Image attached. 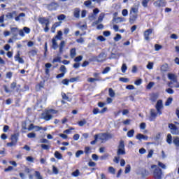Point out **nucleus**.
<instances>
[{"mask_svg":"<svg viewBox=\"0 0 179 179\" xmlns=\"http://www.w3.org/2000/svg\"><path fill=\"white\" fill-rule=\"evenodd\" d=\"M84 153H85V155H89V153H92V149L90 148V147H85Z\"/></svg>","mask_w":179,"mask_h":179,"instance_id":"nucleus-40","label":"nucleus"},{"mask_svg":"<svg viewBox=\"0 0 179 179\" xmlns=\"http://www.w3.org/2000/svg\"><path fill=\"white\" fill-rule=\"evenodd\" d=\"M110 69H111V68H110V67H106L104 69H103V71H102V74L103 75H106V73H108V72H110Z\"/></svg>","mask_w":179,"mask_h":179,"instance_id":"nucleus-45","label":"nucleus"},{"mask_svg":"<svg viewBox=\"0 0 179 179\" xmlns=\"http://www.w3.org/2000/svg\"><path fill=\"white\" fill-rule=\"evenodd\" d=\"M83 153H85V152L83 150H78L76 152V157H80V155H83Z\"/></svg>","mask_w":179,"mask_h":179,"instance_id":"nucleus-44","label":"nucleus"},{"mask_svg":"<svg viewBox=\"0 0 179 179\" xmlns=\"http://www.w3.org/2000/svg\"><path fill=\"white\" fill-rule=\"evenodd\" d=\"M55 157H56V159H58V160H61V159H62V154H60L58 151H55Z\"/></svg>","mask_w":179,"mask_h":179,"instance_id":"nucleus-29","label":"nucleus"},{"mask_svg":"<svg viewBox=\"0 0 179 179\" xmlns=\"http://www.w3.org/2000/svg\"><path fill=\"white\" fill-rule=\"evenodd\" d=\"M51 114H58V110L55 109H46L41 113V117L45 121H50L52 119V115Z\"/></svg>","mask_w":179,"mask_h":179,"instance_id":"nucleus-2","label":"nucleus"},{"mask_svg":"<svg viewBox=\"0 0 179 179\" xmlns=\"http://www.w3.org/2000/svg\"><path fill=\"white\" fill-rule=\"evenodd\" d=\"M60 72L62 73H66V67L64 65H62L59 69Z\"/></svg>","mask_w":179,"mask_h":179,"instance_id":"nucleus-41","label":"nucleus"},{"mask_svg":"<svg viewBox=\"0 0 179 179\" xmlns=\"http://www.w3.org/2000/svg\"><path fill=\"white\" fill-rule=\"evenodd\" d=\"M108 92L110 97H115V92L113 88H109Z\"/></svg>","mask_w":179,"mask_h":179,"instance_id":"nucleus-31","label":"nucleus"},{"mask_svg":"<svg viewBox=\"0 0 179 179\" xmlns=\"http://www.w3.org/2000/svg\"><path fill=\"white\" fill-rule=\"evenodd\" d=\"M62 97L63 100H66L67 101H71V100H69V96H68L66 95V94L65 93H62Z\"/></svg>","mask_w":179,"mask_h":179,"instance_id":"nucleus-38","label":"nucleus"},{"mask_svg":"<svg viewBox=\"0 0 179 179\" xmlns=\"http://www.w3.org/2000/svg\"><path fill=\"white\" fill-rule=\"evenodd\" d=\"M163 108H164L163 100L159 99L155 104V109L151 108L150 110L149 120L151 122L155 121L156 118H157V115H162V114H163Z\"/></svg>","mask_w":179,"mask_h":179,"instance_id":"nucleus-1","label":"nucleus"},{"mask_svg":"<svg viewBox=\"0 0 179 179\" xmlns=\"http://www.w3.org/2000/svg\"><path fill=\"white\" fill-rule=\"evenodd\" d=\"M38 22L40 23V24H42V26L48 25L50 24V19L45 17H41L38 18Z\"/></svg>","mask_w":179,"mask_h":179,"instance_id":"nucleus-12","label":"nucleus"},{"mask_svg":"<svg viewBox=\"0 0 179 179\" xmlns=\"http://www.w3.org/2000/svg\"><path fill=\"white\" fill-rule=\"evenodd\" d=\"M157 99H159V94L156 93H152L150 95V100L152 103H156V101H157Z\"/></svg>","mask_w":179,"mask_h":179,"instance_id":"nucleus-17","label":"nucleus"},{"mask_svg":"<svg viewBox=\"0 0 179 179\" xmlns=\"http://www.w3.org/2000/svg\"><path fill=\"white\" fill-rule=\"evenodd\" d=\"M155 86V83L154 82H150L148 85L146 86L147 90H150L152 87Z\"/></svg>","mask_w":179,"mask_h":179,"instance_id":"nucleus-33","label":"nucleus"},{"mask_svg":"<svg viewBox=\"0 0 179 179\" xmlns=\"http://www.w3.org/2000/svg\"><path fill=\"white\" fill-rule=\"evenodd\" d=\"M82 59H83V56L80 55V56L76 57L74 59V62H80V61H82Z\"/></svg>","mask_w":179,"mask_h":179,"instance_id":"nucleus-43","label":"nucleus"},{"mask_svg":"<svg viewBox=\"0 0 179 179\" xmlns=\"http://www.w3.org/2000/svg\"><path fill=\"white\" fill-rule=\"evenodd\" d=\"M35 177H36L37 179H43V176H41V173H40L38 171H35Z\"/></svg>","mask_w":179,"mask_h":179,"instance_id":"nucleus-35","label":"nucleus"},{"mask_svg":"<svg viewBox=\"0 0 179 179\" xmlns=\"http://www.w3.org/2000/svg\"><path fill=\"white\" fill-rule=\"evenodd\" d=\"M121 38H122L121 35L120 34H117L116 37L114 38V40L115 41H120V40H121Z\"/></svg>","mask_w":179,"mask_h":179,"instance_id":"nucleus-63","label":"nucleus"},{"mask_svg":"<svg viewBox=\"0 0 179 179\" xmlns=\"http://www.w3.org/2000/svg\"><path fill=\"white\" fill-rule=\"evenodd\" d=\"M152 32H153V29H148L146 31H144L145 40H146L147 41H149L150 36V34H152Z\"/></svg>","mask_w":179,"mask_h":179,"instance_id":"nucleus-16","label":"nucleus"},{"mask_svg":"<svg viewBox=\"0 0 179 179\" xmlns=\"http://www.w3.org/2000/svg\"><path fill=\"white\" fill-rule=\"evenodd\" d=\"M44 54H43V57L45 58L47 57V52H48V43L47 42L45 43L44 45Z\"/></svg>","mask_w":179,"mask_h":179,"instance_id":"nucleus-27","label":"nucleus"},{"mask_svg":"<svg viewBox=\"0 0 179 179\" xmlns=\"http://www.w3.org/2000/svg\"><path fill=\"white\" fill-rule=\"evenodd\" d=\"M122 124H124V125H130L131 119H127L126 120L122 122Z\"/></svg>","mask_w":179,"mask_h":179,"instance_id":"nucleus-62","label":"nucleus"},{"mask_svg":"<svg viewBox=\"0 0 179 179\" xmlns=\"http://www.w3.org/2000/svg\"><path fill=\"white\" fill-rule=\"evenodd\" d=\"M62 83L63 85H65L66 86H68V85H69V80L67 79V78L63 79V80H62Z\"/></svg>","mask_w":179,"mask_h":179,"instance_id":"nucleus-52","label":"nucleus"},{"mask_svg":"<svg viewBox=\"0 0 179 179\" xmlns=\"http://www.w3.org/2000/svg\"><path fill=\"white\" fill-rule=\"evenodd\" d=\"M55 62H61V57L54 58L52 60V64H55Z\"/></svg>","mask_w":179,"mask_h":179,"instance_id":"nucleus-57","label":"nucleus"},{"mask_svg":"<svg viewBox=\"0 0 179 179\" xmlns=\"http://www.w3.org/2000/svg\"><path fill=\"white\" fill-rule=\"evenodd\" d=\"M92 113L94 115H96V114H99V113H100V110L99 109V108H94L92 110Z\"/></svg>","mask_w":179,"mask_h":179,"instance_id":"nucleus-58","label":"nucleus"},{"mask_svg":"<svg viewBox=\"0 0 179 179\" xmlns=\"http://www.w3.org/2000/svg\"><path fill=\"white\" fill-rule=\"evenodd\" d=\"M53 38H55V40H61V38H62V31H58L57 34Z\"/></svg>","mask_w":179,"mask_h":179,"instance_id":"nucleus-26","label":"nucleus"},{"mask_svg":"<svg viewBox=\"0 0 179 179\" xmlns=\"http://www.w3.org/2000/svg\"><path fill=\"white\" fill-rule=\"evenodd\" d=\"M136 139H138L139 141H141L143 139V138H145V135H143L142 134H138L136 135Z\"/></svg>","mask_w":179,"mask_h":179,"instance_id":"nucleus-55","label":"nucleus"},{"mask_svg":"<svg viewBox=\"0 0 179 179\" xmlns=\"http://www.w3.org/2000/svg\"><path fill=\"white\" fill-rule=\"evenodd\" d=\"M106 53L101 52L98 56L94 57V59L97 62H104V61H106Z\"/></svg>","mask_w":179,"mask_h":179,"instance_id":"nucleus-13","label":"nucleus"},{"mask_svg":"<svg viewBox=\"0 0 179 179\" xmlns=\"http://www.w3.org/2000/svg\"><path fill=\"white\" fill-rule=\"evenodd\" d=\"M59 6L58 5L57 3L55 2H52L51 3L48 4L47 6V8L48 9V10H57V9H58V7Z\"/></svg>","mask_w":179,"mask_h":179,"instance_id":"nucleus-14","label":"nucleus"},{"mask_svg":"<svg viewBox=\"0 0 179 179\" xmlns=\"http://www.w3.org/2000/svg\"><path fill=\"white\" fill-rule=\"evenodd\" d=\"M141 176H142L143 178H145V177H148V176H149V171H148L146 169H143L141 171Z\"/></svg>","mask_w":179,"mask_h":179,"instance_id":"nucleus-24","label":"nucleus"},{"mask_svg":"<svg viewBox=\"0 0 179 179\" xmlns=\"http://www.w3.org/2000/svg\"><path fill=\"white\" fill-rule=\"evenodd\" d=\"M99 136L100 141H106L108 138V134L107 133H101L99 134H95L94 136V140L90 142V145H96V143H97V141L99 140Z\"/></svg>","mask_w":179,"mask_h":179,"instance_id":"nucleus-6","label":"nucleus"},{"mask_svg":"<svg viewBox=\"0 0 179 179\" xmlns=\"http://www.w3.org/2000/svg\"><path fill=\"white\" fill-rule=\"evenodd\" d=\"M64 47H65V41H62L59 43V54H62V52H64Z\"/></svg>","mask_w":179,"mask_h":179,"instance_id":"nucleus-19","label":"nucleus"},{"mask_svg":"<svg viewBox=\"0 0 179 179\" xmlns=\"http://www.w3.org/2000/svg\"><path fill=\"white\" fill-rule=\"evenodd\" d=\"M27 136L29 139H33V138H36V133H33V132L29 133Z\"/></svg>","mask_w":179,"mask_h":179,"instance_id":"nucleus-39","label":"nucleus"},{"mask_svg":"<svg viewBox=\"0 0 179 179\" xmlns=\"http://www.w3.org/2000/svg\"><path fill=\"white\" fill-rule=\"evenodd\" d=\"M121 69H122V73H125V72H127V69H128V68L127 67V64H123Z\"/></svg>","mask_w":179,"mask_h":179,"instance_id":"nucleus-47","label":"nucleus"},{"mask_svg":"<svg viewBox=\"0 0 179 179\" xmlns=\"http://www.w3.org/2000/svg\"><path fill=\"white\" fill-rule=\"evenodd\" d=\"M117 156H124V155H127V152H125V143H124L123 140H121L119 143V145L117 147Z\"/></svg>","mask_w":179,"mask_h":179,"instance_id":"nucleus-8","label":"nucleus"},{"mask_svg":"<svg viewBox=\"0 0 179 179\" xmlns=\"http://www.w3.org/2000/svg\"><path fill=\"white\" fill-rule=\"evenodd\" d=\"M22 86L20 85H17V83L16 82H13L11 84H10V89L12 90H15V92L17 93H20L22 92Z\"/></svg>","mask_w":179,"mask_h":179,"instance_id":"nucleus-11","label":"nucleus"},{"mask_svg":"<svg viewBox=\"0 0 179 179\" xmlns=\"http://www.w3.org/2000/svg\"><path fill=\"white\" fill-rule=\"evenodd\" d=\"M163 171L160 168H156L153 171V177L155 179H162Z\"/></svg>","mask_w":179,"mask_h":179,"instance_id":"nucleus-10","label":"nucleus"},{"mask_svg":"<svg viewBox=\"0 0 179 179\" xmlns=\"http://www.w3.org/2000/svg\"><path fill=\"white\" fill-rule=\"evenodd\" d=\"M169 128L172 135H179V129L176 124L173 123H169Z\"/></svg>","mask_w":179,"mask_h":179,"instance_id":"nucleus-9","label":"nucleus"},{"mask_svg":"<svg viewBox=\"0 0 179 179\" xmlns=\"http://www.w3.org/2000/svg\"><path fill=\"white\" fill-rule=\"evenodd\" d=\"M113 22H115V23H120V22H122V18L120 17H114Z\"/></svg>","mask_w":179,"mask_h":179,"instance_id":"nucleus-37","label":"nucleus"},{"mask_svg":"<svg viewBox=\"0 0 179 179\" xmlns=\"http://www.w3.org/2000/svg\"><path fill=\"white\" fill-rule=\"evenodd\" d=\"M134 83H135V85H136V86H139V85H142V79H138V80H136L135 82H134Z\"/></svg>","mask_w":179,"mask_h":179,"instance_id":"nucleus-61","label":"nucleus"},{"mask_svg":"<svg viewBox=\"0 0 179 179\" xmlns=\"http://www.w3.org/2000/svg\"><path fill=\"white\" fill-rule=\"evenodd\" d=\"M154 5H157L158 8H162L163 6H166V2L162 1H157L154 3Z\"/></svg>","mask_w":179,"mask_h":179,"instance_id":"nucleus-20","label":"nucleus"},{"mask_svg":"<svg viewBox=\"0 0 179 179\" xmlns=\"http://www.w3.org/2000/svg\"><path fill=\"white\" fill-rule=\"evenodd\" d=\"M173 102V99L171 97H169L167 99L166 101L165 102V106H169Z\"/></svg>","mask_w":179,"mask_h":179,"instance_id":"nucleus-42","label":"nucleus"},{"mask_svg":"<svg viewBox=\"0 0 179 179\" xmlns=\"http://www.w3.org/2000/svg\"><path fill=\"white\" fill-rule=\"evenodd\" d=\"M138 8L132 7L130 10L129 23L131 24L135 23L138 19Z\"/></svg>","mask_w":179,"mask_h":179,"instance_id":"nucleus-7","label":"nucleus"},{"mask_svg":"<svg viewBox=\"0 0 179 179\" xmlns=\"http://www.w3.org/2000/svg\"><path fill=\"white\" fill-rule=\"evenodd\" d=\"M27 162H29L30 163H34V158L31 156H29L26 157Z\"/></svg>","mask_w":179,"mask_h":179,"instance_id":"nucleus-48","label":"nucleus"},{"mask_svg":"<svg viewBox=\"0 0 179 179\" xmlns=\"http://www.w3.org/2000/svg\"><path fill=\"white\" fill-rule=\"evenodd\" d=\"M128 138H133L134 135H135V130L134 129H131L129 131L127 134Z\"/></svg>","mask_w":179,"mask_h":179,"instance_id":"nucleus-28","label":"nucleus"},{"mask_svg":"<svg viewBox=\"0 0 179 179\" xmlns=\"http://www.w3.org/2000/svg\"><path fill=\"white\" fill-rule=\"evenodd\" d=\"M155 51H159V50H162V45L159 44L155 45Z\"/></svg>","mask_w":179,"mask_h":179,"instance_id":"nucleus-64","label":"nucleus"},{"mask_svg":"<svg viewBox=\"0 0 179 179\" xmlns=\"http://www.w3.org/2000/svg\"><path fill=\"white\" fill-rule=\"evenodd\" d=\"M12 170H13V166H9L8 168H6L4 169V171H5V173H8L9 171H12Z\"/></svg>","mask_w":179,"mask_h":179,"instance_id":"nucleus-60","label":"nucleus"},{"mask_svg":"<svg viewBox=\"0 0 179 179\" xmlns=\"http://www.w3.org/2000/svg\"><path fill=\"white\" fill-rule=\"evenodd\" d=\"M76 43H78V44H83V43H85V39L80 37V38L76 39Z\"/></svg>","mask_w":179,"mask_h":179,"instance_id":"nucleus-54","label":"nucleus"},{"mask_svg":"<svg viewBox=\"0 0 179 179\" xmlns=\"http://www.w3.org/2000/svg\"><path fill=\"white\" fill-rule=\"evenodd\" d=\"M166 93H168L169 94H174V90L171 89V88H167L166 90Z\"/></svg>","mask_w":179,"mask_h":179,"instance_id":"nucleus-53","label":"nucleus"},{"mask_svg":"<svg viewBox=\"0 0 179 179\" xmlns=\"http://www.w3.org/2000/svg\"><path fill=\"white\" fill-rule=\"evenodd\" d=\"M22 30L24 31V33H26V34H30V28H29L27 27H24Z\"/></svg>","mask_w":179,"mask_h":179,"instance_id":"nucleus-50","label":"nucleus"},{"mask_svg":"<svg viewBox=\"0 0 179 179\" xmlns=\"http://www.w3.org/2000/svg\"><path fill=\"white\" fill-rule=\"evenodd\" d=\"M103 19H104V14H100V15L98 17V20L96 21V24L103 22Z\"/></svg>","mask_w":179,"mask_h":179,"instance_id":"nucleus-30","label":"nucleus"},{"mask_svg":"<svg viewBox=\"0 0 179 179\" xmlns=\"http://www.w3.org/2000/svg\"><path fill=\"white\" fill-rule=\"evenodd\" d=\"M66 15L62 14V15H58L57 19H58V20H64V19H66Z\"/></svg>","mask_w":179,"mask_h":179,"instance_id":"nucleus-51","label":"nucleus"},{"mask_svg":"<svg viewBox=\"0 0 179 179\" xmlns=\"http://www.w3.org/2000/svg\"><path fill=\"white\" fill-rule=\"evenodd\" d=\"M168 78L170 80L173 81L168 83L169 87H176V89H178L179 82L178 80H177V76L173 73H168Z\"/></svg>","mask_w":179,"mask_h":179,"instance_id":"nucleus-3","label":"nucleus"},{"mask_svg":"<svg viewBox=\"0 0 179 179\" xmlns=\"http://www.w3.org/2000/svg\"><path fill=\"white\" fill-rule=\"evenodd\" d=\"M166 142L169 143V145H171V143H173V136H171V134H167Z\"/></svg>","mask_w":179,"mask_h":179,"instance_id":"nucleus-23","label":"nucleus"},{"mask_svg":"<svg viewBox=\"0 0 179 179\" xmlns=\"http://www.w3.org/2000/svg\"><path fill=\"white\" fill-rule=\"evenodd\" d=\"M70 57H71V58H75V57H76V48H71L70 50Z\"/></svg>","mask_w":179,"mask_h":179,"instance_id":"nucleus-22","label":"nucleus"},{"mask_svg":"<svg viewBox=\"0 0 179 179\" xmlns=\"http://www.w3.org/2000/svg\"><path fill=\"white\" fill-rule=\"evenodd\" d=\"M51 48L53 50H57L58 48V43H57V39H55V38H52Z\"/></svg>","mask_w":179,"mask_h":179,"instance_id":"nucleus-18","label":"nucleus"},{"mask_svg":"<svg viewBox=\"0 0 179 179\" xmlns=\"http://www.w3.org/2000/svg\"><path fill=\"white\" fill-rule=\"evenodd\" d=\"M13 76V73H12L11 71H10V72H7L6 73V78H8V79H12V76Z\"/></svg>","mask_w":179,"mask_h":179,"instance_id":"nucleus-56","label":"nucleus"},{"mask_svg":"<svg viewBox=\"0 0 179 179\" xmlns=\"http://www.w3.org/2000/svg\"><path fill=\"white\" fill-rule=\"evenodd\" d=\"M20 136V134L19 133L12 134L10 137V141H11V142L7 143L6 146H8V148H13V146H16Z\"/></svg>","mask_w":179,"mask_h":179,"instance_id":"nucleus-4","label":"nucleus"},{"mask_svg":"<svg viewBox=\"0 0 179 179\" xmlns=\"http://www.w3.org/2000/svg\"><path fill=\"white\" fill-rule=\"evenodd\" d=\"M109 156H110V155H108V153H106L103 155H101L100 157V159L101 160H107V159H108Z\"/></svg>","mask_w":179,"mask_h":179,"instance_id":"nucleus-36","label":"nucleus"},{"mask_svg":"<svg viewBox=\"0 0 179 179\" xmlns=\"http://www.w3.org/2000/svg\"><path fill=\"white\" fill-rule=\"evenodd\" d=\"M41 148L43 150H50V146L49 145H47V144H41Z\"/></svg>","mask_w":179,"mask_h":179,"instance_id":"nucleus-32","label":"nucleus"},{"mask_svg":"<svg viewBox=\"0 0 179 179\" xmlns=\"http://www.w3.org/2000/svg\"><path fill=\"white\" fill-rule=\"evenodd\" d=\"M80 174V172L79 171V169H76L74 172L72 173V176H73V177H78Z\"/></svg>","mask_w":179,"mask_h":179,"instance_id":"nucleus-46","label":"nucleus"},{"mask_svg":"<svg viewBox=\"0 0 179 179\" xmlns=\"http://www.w3.org/2000/svg\"><path fill=\"white\" fill-rule=\"evenodd\" d=\"M86 119H83V120L78 121V124L79 127H83L84 125H86Z\"/></svg>","mask_w":179,"mask_h":179,"instance_id":"nucleus-34","label":"nucleus"},{"mask_svg":"<svg viewBox=\"0 0 179 179\" xmlns=\"http://www.w3.org/2000/svg\"><path fill=\"white\" fill-rule=\"evenodd\" d=\"M173 143L176 148H179V137L178 136L173 137Z\"/></svg>","mask_w":179,"mask_h":179,"instance_id":"nucleus-21","label":"nucleus"},{"mask_svg":"<svg viewBox=\"0 0 179 179\" xmlns=\"http://www.w3.org/2000/svg\"><path fill=\"white\" fill-rule=\"evenodd\" d=\"M3 88L6 93H10V92H12L10 90H9L8 85H3Z\"/></svg>","mask_w":179,"mask_h":179,"instance_id":"nucleus-59","label":"nucleus"},{"mask_svg":"<svg viewBox=\"0 0 179 179\" xmlns=\"http://www.w3.org/2000/svg\"><path fill=\"white\" fill-rule=\"evenodd\" d=\"M108 171L109 173H111V174H115V169H114L113 166L108 167Z\"/></svg>","mask_w":179,"mask_h":179,"instance_id":"nucleus-49","label":"nucleus"},{"mask_svg":"<svg viewBox=\"0 0 179 179\" xmlns=\"http://www.w3.org/2000/svg\"><path fill=\"white\" fill-rule=\"evenodd\" d=\"M74 17L77 19L80 17V10L79 8H76L74 10Z\"/></svg>","mask_w":179,"mask_h":179,"instance_id":"nucleus-25","label":"nucleus"},{"mask_svg":"<svg viewBox=\"0 0 179 179\" xmlns=\"http://www.w3.org/2000/svg\"><path fill=\"white\" fill-rule=\"evenodd\" d=\"M10 33L15 38V40H17V36H20L21 37H24V31L22 29H19L17 27H11Z\"/></svg>","mask_w":179,"mask_h":179,"instance_id":"nucleus-5","label":"nucleus"},{"mask_svg":"<svg viewBox=\"0 0 179 179\" xmlns=\"http://www.w3.org/2000/svg\"><path fill=\"white\" fill-rule=\"evenodd\" d=\"M15 61H17L19 64H24V60L23 58L20 57V52H17L14 56Z\"/></svg>","mask_w":179,"mask_h":179,"instance_id":"nucleus-15","label":"nucleus"}]
</instances>
